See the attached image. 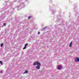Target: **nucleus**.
Segmentation results:
<instances>
[{"mask_svg": "<svg viewBox=\"0 0 79 79\" xmlns=\"http://www.w3.org/2000/svg\"><path fill=\"white\" fill-rule=\"evenodd\" d=\"M27 45H28V44H26L25 45V46L26 47V46H27Z\"/></svg>", "mask_w": 79, "mask_h": 79, "instance_id": "nucleus-14", "label": "nucleus"}, {"mask_svg": "<svg viewBox=\"0 0 79 79\" xmlns=\"http://www.w3.org/2000/svg\"><path fill=\"white\" fill-rule=\"evenodd\" d=\"M26 2H27L28 1V0H26Z\"/></svg>", "mask_w": 79, "mask_h": 79, "instance_id": "nucleus-21", "label": "nucleus"}, {"mask_svg": "<svg viewBox=\"0 0 79 79\" xmlns=\"http://www.w3.org/2000/svg\"><path fill=\"white\" fill-rule=\"evenodd\" d=\"M26 46H25L23 48V50H24V49H26Z\"/></svg>", "mask_w": 79, "mask_h": 79, "instance_id": "nucleus-15", "label": "nucleus"}, {"mask_svg": "<svg viewBox=\"0 0 79 79\" xmlns=\"http://www.w3.org/2000/svg\"><path fill=\"white\" fill-rule=\"evenodd\" d=\"M21 0H19V1H18V2L19 3H21Z\"/></svg>", "mask_w": 79, "mask_h": 79, "instance_id": "nucleus-16", "label": "nucleus"}, {"mask_svg": "<svg viewBox=\"0 0 79 79\" xmlns=\"http://www.w3.org/2000/svg\"><path fill=\"white\" fill-rule=\"evenodd\" d=\"M0 18L1 19H4V18H5V16L2 15L1 16Z\"/></svg>", "mask_w": 79, "mask_h": 79, "instance_id": "nucleus-6", "label": "nucleus"}, {"mask_svg": "<svg viewBox=\"0 0 79 79\" xmlns=\"http://www.w3.org/2000/svg\"><path fill=\"white\" fill-rule=\"evenodd\" d=\"M21 6L22 7V8H24V6H25V5H24V4L22 3L21 5Z\"/></svg>", "mask_w": 79, "mask_h": 79, "instance_id": "nucleus-4", "label": "nucleus"}, {"mask_svg": "<svg viewBox=\"0 0 79 79\" xmlns=\"http://www.w3.org/2000/svg\"><path fill=\"white\" fill-rule=\"evenodd\" d=\"M3 26H6V23H4L3 24Z\"/></svg>", "mask_w": 79, "mask_h": 79, "instance_id": "nucleus-19", "label": "nucleus"}, {"mask_svg": "<svg viewBox=\"0 0 79 79\" xmlns=\"http://www.w3.org/2000/svg\"><path fill=\"white\" fill-rule=\"evenodd\" d=\"M76 15H78V14L76 12L75 14V16H76Z\"/></svg>", "mask_w": 79, "mask_h": 79, "instance_id": "nucleus-13", "label": "nucleus"}, {"mask_svg": "<svg viewBox=\"0 0 79 79\" xmlns=\"http://www.w3.org/2000/svg\"><path fill=\"white\" fill-rule=\"evenodd\" d=\"M79 18V16L78 17Z\"/></svg>", "mask_w": 79, "mask_h": 79, "instance_id": "nucleus-23", "label": "nucleus"}, {"mask_svg": "<svg viewBox=\"0 0 79 79\" xmlns=\"http://www.w3.org/2000/svg\"><path fill=\"white\" fill-rule=\"evenodd\" d=\"M75 62H77L78 61H79V57H76L75 59Z\"/></svg>", "mask_w": 79, "mask_h": 79, "instance_id": "nucleus-2", "label": "nucleus"}, {"mask_svg": "<svg viewBox=\"0 0 79 79\" xmlns=\"http://www.w3.org/2000/svg\"><path fill=\"white\" fill-rule=\"evenodd\" d=\"M3 9H2V11H3Z\"/></svg>", "mask_w": 79, "mask_h": 79, "instance_id": "nucleus-22", "label": "nucleus"}, {"mask_svg": "<svg viewBox=\"0 0 79 79\" xmlns=\"http://www.w3.org/2000/svg\"><path fill=\"white\" fill-rule=\"evenodd\" d=\"M46 28H47L46 27H45L44 28H43L42 30H44V29H46Z\"/></svg>", "mask_w": 79, "mask_h": 79, "instance_id": "nucleus-17", "label": "nucleus"}, {"mask_svg": "<svg viewBox=\"0 0 79 79\" xmlns=\"http://www.w3.org/2000/svg\"><path fill=\"white\" fill-rule=\"evenodd\" d=\"M26 73H28V71H27V70L24 73H23V74H26Z\"/></svg>", "mask_w": 79, "mask_h": 79, "instance_id": "nucleus-9", "label": "nucleus"}, {"mask_svg": "<svg viewBox=\"0 0 79 79\" xmlns=\"http://www.w3.org/2000/svg\"><path fill=\"white\" fill-rule=\"evenodd\" d=\"M3 43H2L1 44V47H3Z\"/></svg>", "mask_w": 79, "mask_h": 79, "instance_id": "nucleus-12", "label": "nucleus"}, {"mask_svg": "<svg viewBox=\"0 0 79 79\" xmlns=\"http://www.w3.org/2000/svg\"><path fill=\"white\" fill-rule=\"evenodd\" d=\"M51 12L53 15V13H55L56 11L53 10H51Z\"/></svg>", "mask_w": 79, "mask_h": 79, "instance_id": "nucleus-7", "label": "nucleus"}, {"mask_svg": "<svg viewBox=\"0 0 79 79\" xmlns=\"http://www.w3.org/2000/svg\"><path fill=\"white\" fill-rule=\"evenodd\" d=\"M32 18L31 16H29L28 17V19H29L30 18Z\"/></svg>", "mask_w": 79, "mask_h": 79, "instance_id": "nucleus-11", "label": "nucleus"}, {"mask_svg": "<svg viewBox=\"0 0 79 79\" xmlns=\"http://www.w3.org/2000/svg\"><path fill=\"white\" fill-rule=\"evenodd\" d=\"M36 64L37 66H40L41 65V64L39 62V61H36L33 64V65H34V66Z\"/></svg>", "mask_w": 79, "mask_h": 79, "instance_id": "nucleus-1", "label": "nucleus"}, {"mask_svg": "<svg viewBox=\"0 0 79 79\" xmlns=\"http://www.w3.org/2000/svg\"><path fill=\"white\" fill-rule=\"evenodd\" d=\"M0 73L1 74H2V73H3V72L2 71H0Z\"/></svg>", "mask_w": 79, "mask_h": 79, "instance_id": "nucleus-18", "label": "nucleus"}, {"mask_svg": "<svg viewBox=\"0 0 79 79\" xmlns=\"http://www.w3.org/2000/svg\"><path fill=\"white\" fill-rule=\"evenodd\" d=\"M40 66L37 65L36 67V69H40Z\"/></svg>", "mask_w": 79, "mask_h": 79, "instance_id": "nucleus-3", "label": "nucleus"}, {"mask_svg": "<svg viewBox=\"0 0 79 79\" xmlns=\"http://www.w3.org/2000/svg\"><path fill=\"white\" fill-rule=\"evenodd\" d=\"M58 68L59 69H61L62 67L60 65H59L58 67Z\"/></svg>", "mask_w": 79, "mask_h": 79, "instance_id": "nucleus-5", "label": "nucleus"}, {"mask_svg": "<svg viewBox=\"0 0 79 79\" xmlns=\"http://www.w3.org/2000/svg\"><path fill=\"white\" fill-rule=\"evenodd\" d=\"M40 31H39L38 32V34H40Z\"/></svg>", "mask_w": 79, "mask_h": 79, "instance_id": "nucleus-20", "label": "nucleus"}, {"mask_svg": "<svg viewBox=\"0 0 79 79\" xmlns=\"http://www.w3.org/2000/svg\"><path fill=\"white\" fill-rule=\"evenodd\" d=\"M72 42H71V43H70V44H69V47H72Z\"/></svg>", "mask_w": 79, "mask_h": 79, "instance_id": "nucleus-8", "label": "nucleus"}, {"mask_svg": "<svg viewBox=\"0 0 79 79\" xmlns=\"http://www.w3.org/2000/svg\"><path fill=\"white\" fill-rule=\"evenodd\" d=\"M0 63H1L2 65V64H3V62H2V61H0Z\"/></svg>", "mask_w": 79, "mask_h": 79, "instance_id": "nucleus-10", "label": "nucleus"}]
</instances>
